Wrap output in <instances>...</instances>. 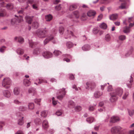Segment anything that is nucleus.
<instances>
[{"instance_id":"obj_10","label":"nucleus","mask_w":134,"mask_h":134,"mask_svg":"<svg viewBox=\"0 0 134 134\" xmlns=\"http://www.w3.org/2000/svg\"><path fill=\"white\" fill-rule=\"evenodd\" d=\"M134 25V23H130L129 25V27H125L124 28L123 31L125 33H127L130 32L129 28L133 26Z\"/></svg>"},{"instance_id":"obj_31","label":"nucleus","mask_w":134,"mask_h":134,"mask_svg":"<svg viewBox=\"0 0 134 134\" xmlns=\"http://www.w3.org/2000/svg\"><path fill=\"white\" fill-rule=\"evenodd\" d=\"M39 26V24L36 21H35L32 24V26L35 28H37Z\"/></svg>"},{"instance_id":"obj_3","label":"nucleus","mask_w":134,"mask_h":134,"mask_svg":"<svg viewBox=\"0 0 134 134\" xmlns=\"http://www.w3.org/2000/svg\"><path fill=\"white\" fill-rule=\"evenodd\" d=\"M47 31L45 30L39 29L37 30L36 34L40 38H44L47 35Z\"/></svg>"},{"instance_id":"obj_39","label":"nucleus","mask_w":134,"mask_h":134,"mask_svg":"<svg viewBox=\"0 0 134 134\" xmlns=\"http://www.w3.org/2000/svg\"><path fill=\"white\" fill-rule=\"evenodd\" d=\"M132 18H129L128 20L127 21H123V24H124L125 25H127V22H128L129 23H130V24L131 23V22H132Z\"/></svg>"},{"instance_id":"obj_60","label":"nucleus","mask_w":134,"mask_h":134,"mask_svg":"<svg viewBox=\"0 0 134 134\" xmlns=\"http://www.w3.org/2000/svg\"><path fill=\"white\" fill-rule=\"evenodd\" d=\"M113 89L112 86L111 85H109L108 88V91H112Z\"/></svg>"},{"instance_id":"obj_38","label":"nucleus","mask_w":134,"mask_h":134,"mask_svg":"<svg viewBox=\"0 0 134 134\" xmlns=\"http://www.w3.org/2000/svg\"><path fill=\"white\" fill-rule=\"evenodd\" d=\"M111 39L110 36L108 34L106 35L105 36V39L107 41H109Z\"/></svg>"},{"instance_id":"obj_50","label":"nucleus","mask_w":134,"mask_h":134,"mask_svg":"<svg viewBox=\"0 0 134 134\" xmlns=\"http://www.w3.org/2000/svg\"><path fill=\"white\" fill-rule=\"evenodd\" d=\"M54 54L55 56H58L59 55L60 53H61L59 51L55 50L54 52Z\"/></svg>"},{"instance_id":"obj_49","label":"nucleus","mask_w":134,"mask_h":134,"mask_svg":"<svg viewBox=\"0 0 134 134\" xmlns=\"http://www.w3.org/2000/svg\"><path fill=\"white\" fill-rule=\"evenodd\" d=\"M96 105H95L94 106H90L88 108L89 110L90 111H93L95 109V106Z\"/></svg>"},{"instance_id":"obj_23","label":"nucleus","mask_w":134,"mask_h":134,"mask_svg":"<svg viewBox=\"0 0 134 134\" xmlns=\"http://www.w3.org/2000/svg\"><path fill=\"white\" fill-rule=\"evenodd\" d=\"M127 8L126 5V4L125 3H122L121 5L119 7V9H126Z\"/></svg>"},{"instance_id":"obj_47","label":"nucleus","mask_w":134,"mask_h":134,"mask_svg":"<svg viewBox=\"0 0 134 134\" xmlns=\"http://www.w3.org/2000/svg\"><path fill=\"white\" fill-rule=\"evenodd\" d=\"M75 110L76 111H79L81 110V108L80 106H76L75 107Z\"/></svg>"},{"instance_id":"obj_16","label":"nucleus","mask_w":134,"mask_h":134,"mask_svg":"<svg viewBox=\"0 0 134 134\" xmlns=\"http://www.w3.org/2000/svg\"><path fill=\"white\" fill-rule=\"evenodd\" d=\"M42 126L45 129H47L48 127V122L47 120H45L43 121L42 123Z\"/></svg>"},{"instance_id":"obj_30","label":"nucleus","mask_w":134,"mask_h":134,"mask_svg":"<svg viewBox=\"0 0 134 134\" xmlns=\"http://www.w3.org/2000/svg\"><path fill=\"white\" fill-rule=\"evenodd\" d=\"M29 93H33V95H35L36 94L35 89L33 88H30L29 90Z\"/></svg>"},{"instance_id":"obj_33","label":"nucleus","mask_w":134,"mask_h":134,"mask_svg":"<svg viewBox=\"0 0 134 134\" xmlns=\"http://www.w3.org/2000/svg\"><path fill=\"white\" fill-rule=\"evenodd\" d=\"M75 105V103L71 100L68 103V105L70 107L72 108Z\"/></svg>"},{"instance_id":"obj_55","label":"nucleus","mask_w":134,"mask_h":134,"mask_svg":"<svg viewBox=\"0 0 134 134\" xmlns=\"http://www.w3.org/2000/svg\"><path fill=\"white\" fill-rule=\"evenodd\" d=\"M128 95V92H126L124 95L122 97V99H126Z\"/></svg>"},{"instance_id":"obj_46","label":"nucleus","mask_w":134,"mask_h":134,"mask_svg":"<svg viewBox=\"0 0 134 134\" xmlns=\"http://www.w3.org/2000/svg\"><path fill=\"white\" fill-rule=\"evenodd\" d=\"M133 51V49H131L126 53L125 54V56L127 57L128 56L132 54Z\"/></svg>"},{"instance_id":"obj_8","label":"nucleus","mask_w":134,"mask_h":134,"mask_svg":"<svg viewBox=\"0 0 134 134\" xmlns=\"http://www.w3.org/2000/svg\"><path fill=\"white\" fill-rule=\"evenodd\" d=\"M87 86L86 87V88L88 89L89 87L93 88L96 86L95 84L93 82H87L86 83Z\"/></svg>"},{"instance_id":"obj_12","label":"nucleus","mask_w":134,"mask_h":134,"mask_svg":"<svg viewBox=\"0 0 134 134\" xmlns=\"http://www.w3.org/2000/svg\"><path fill=\"white\" fill-rule=\"evenodd\" d=\"M53 38V37L51 36V35L48 36L47 38L44 41L43 43L45 45L47 44L49 41H51Z\"/></svg>"},{"instance_id":"obj_51","label":"nucleus","mask_w":134,"mask_h":134,"mask_svg":"<svg viewBox=\"0 0 134 134\" xmlns=\"http://www.w3.org/2000/svg\"><path fill=\"white\" fill-rule=\"evenodd\" d=\"M41 101V99H36L34 100V102L36 103L37 104H38L39 105H40V102Z\"/></svg>"},{"instance_id":"obj_5","label":"nucleus","mask_w":134,"mask_h":134,"mask_svg":"<svg viewBox=\"0 0 134 134\" xmlns=\"http://www.w3.org/2000/svg\"><path fill=\"white\" fill-rule=\"evenodd\" d=\"M121 128L119 126H115L112 127L111 129V132L113 134H122L120 133Z\"/></svg>"},{"instance_id":"obj_14","label":"nucleus","mask_w":134,"mask_h":134,"mask_svg":"<svg viewBox=\"0 0 134 134\" xmlns=\"http://www.w3.org/2000/svg\"><path fill=\"white\" fill-rule=\"evenodd\" d=\"M33 16H25V18L26 22L29 24H31Z\"/></svg>"},{"instance_id":"obj_29","label":"nucleus","mask_w":134,"mask_h":134,"mask_svg":"<svg viewBox=\"0 0 134 134\" xmlns=\"http://www.w3.org/2000/svg\"><path fill=\"white\" fill-rule=\"evenodd\" d=\"M66 45L67 48H70L73 46V44L71 42H68L66 43Z\"/></svg>"},{"instance_id":"obj_26","label":"nucleus","mask_w":134,"mask_h":134,"mask_svg":"<svg viewBox=\"0 0 134 134\" xmlns=\"http://www.w3.org/2000/svg\"><path fill=\"white\" fill-rule=\"evenodd\" d=\"M41 51L40 49L39 48H36L34 51L33 53L34 54H39Z\"/></svg>"},{"instance_id":"obj_35","label":"nucleus","mask_w":134,"mask_h":134,"mask_svg":"<svg viewBox=\"0 0 134 134\" xmlns=\"http://www.w3.org/2000/svg\"><path fill=\"white\" fill-rule=\"evenodd\" d=\"M94 120V118L93 117H89L86 119V121L90 123H91L93 122Z\"/></svg>"},{"instance_id":"obj_44","label":"nucleus","mask_w":134,"mask_h":134,"mask_svg":"<svg viewBox=\"0 0 134 134\" xmlns=\"http://www.w3.org/2000/svg\"><path fill=\"white\" fill-rule=\"evenodd\" d=\"M100 27L103 29H106L107 26V25L104 23H103L100 26Z\"/></svg>"},{"instance_id":"obj_56","label":"nucleus","mask_w":134,"mask_h":134,"mask_svg":"<svg viewBox=\"0 0 134 134\" xmlns=\"http://www.w3.org/2000/svg\"><path fill=\"white\" fill-rule=\"evenodd\" d=\"M74 15L77 18H78L79 17V15L78 12L77 11H76L74 13Z\"/></svg>"},{"instance_id":"obj_6","label":"nucleus","mask_w":134,"mask_h":134,"mask_svg":"<svg viewBox=\"0 0 134 134\" xmlns=\"http://www.w3.org/2000/svg\"><path fill=\"white\" fill-rule=\"evenodd\" d=\"M17 19L16 18H14L12 19L11 21V23L12 24H14L17 23H19L20 22L23 21V18L21 17H20L19 18H17Z\"/></svg>"},{"instance_id":"obj_17","label":"nucleus","mask_w":134,"mask_h":134,"mask_svg":"<svg viewBox=\"0 0 134 134\" xmlns=\"http://www.w3.org/2000/svg\"><path fill=\"white\" fill-rule=\"evenodd\" d=\"M6 14L5 10L2 8L0 9V16H4L6 15Z\"/></svg>"},{"instance_id":"obj_28","label":"nucleus","mask_w":134,"mask_h":134,"mask_svg":"<svg viewBox=\"0 0 134 134\" xmlns=\"http://www.w3.org/2000/svg\"><path fill=\"white\" fill-rule=\"evenodd\" d=\"M43 82H47L46 81L43 79H39L38 81V83L36 82H35L34 83L36 85H37L38 84H41V83Z\"/></svg>"},{"instance_id":"obj_24","label":"nucleus","mask_w":134,"mask_h":134,"mask_svg":"<svg viewBox=\"0 0 134 134\" xmlns=\"http://www.w3.org/2000/svg\"><path fill=\"white\" fill-rule=\"evenodd\" d=\"M82 49L84 51H88L90 49V47L88 44L85 45L82 47Z\"/></svg>"},{"instance_id":"obj_59","label":"nucleus","mask_w":134,"mask_h":134,"mask_svg":"<svg viewBox=\"0 0 134 134\" xmlns=\"http://www.w3.org/2000/svg\"><path fill=\"white\" fill-rule=\"evenodd\" d=\"M9 9H12L13 8V4L12 3H9Z\"/></svg>"},{"instance_id":"obj_54","label":"nucleus","mask_w":134,"mask_h":134,"mask_svg":"<svg viewBox=\"0 0 134 134\" xmlns=\"http://www.w3.org/2000/svg\"><path fill=\"white\" fill-rule=\"evenodd\" d=\"M128 112L129 115L131 116L134 115V109L132 110H129Z\"/></svg>"},{"instance_id":"obj_18","label":"nucleus","mask_w":134,"mask_h":134,"mask_svg":"<svg viewBox=\"0 0 134 134\" xmlns=\"http://www.w3.org/2000/svg\"><path fill=\"white\" fill-rule=\"evenodd\" d=\"M20 90L19 88L15 87L14 90L13 92L14 94L16 95H18L20 93Z\"/></svg>"},{"instance_id":"obj_9","label":"nucleus","mask_w":134,"mask_h":134,"mask_svg":"<svg viewBox=\"0 0 134 134\" xmlns=\"http://www.w3.org/2000/svg\"><path fill=\"white\" fill-rule=\"evenodd\" d=\"M0 0V1H3L2 2L0 3V5L2 7H6L8 8V4L7 0Z\"/></svg>"},{"instance_id":"obj_27","label":"nucleus","mask_w":134,"mask_h":134,"mask_svg":"<svg viewBox=\"0 0 134 134\" xmlns=\"http://www.w3.org/2000/svg\"><path fill=\"white\" fill-rule=\"evenodd\" d=\"M24 84L26 86H29L30 84V82L27 79H25L24 81Z\"/></svg>"},{"instance_id":"obj_63","label":"nucleus","mask_w":134,"mask_h":134,"mask_svg":"<svg viewBox=\"0 0 134 134\" xmlns=\"http://www.w3.org/2000/svg\"><path fill=\"white\" fill-rule=\"evenodd\" d=\"M16 134H24L23 132L21 130L18 131L16 133Z\"/></svg>"},{"instance_id":"obj_22","label":"nucleus","mask_w":134,"mask_h":134,"mask_svg":"<svg viewBox=\"0 0 134 134\" xmlns=\"http://www.w3.org/2000/svg\"><path fill=\"white\" fill-rule=\"evenodd\" d=\"M102 94V93L98 91H96L94 94V96L96 98H98Z\"/></svg>"},{"instance_id":"obj_61","label":"nucleus","mask_w":134,"mask_h":134,"mask_svg":"<svg viewBox=\"0 0 134 134\" xmlns=\"http://www.w3.org/2000/svg\"><path fill=\"white\" fill-rule=\"evenodd\" d=\"M54 98L53 97V98H52V103L53 105H55L57 104V101H55L54 100Z\"/></svg>"},{"instance_id":"obj_4","label":"nucleus","mask_w":134,"mask_h":134,"mask_svg":"<svg viewBox=\"0 0 134 134\" xmlns=\"http://www.w3.org/2000/svg\"><path fill=\"white\" fill-rule=\"evenodd\" d=\"M16 114L17 116L19 117V119L18 122V124L20 125H22L24 124L23 115L21 113L19 112H17Z\"/></svg>"},{"instance_id":"obj_7","label":"nucleus","mask_w":134,"mask_h":134,"mask_svg":"<svg viewBox=\"0 0 134 134\" xmlns=\"http://www.w3.org/2000/svg\"><path fill=\"white\" fill-rule=\"evenodd\" d=\"M43 55L44 58H48L51 57L53 56V54L49 51H46L43 53Z\"/></svg>"},{"instance_id":"obj_42","label":"nucleus","mask_w":134,"mask_h":134,"mask_svg":"<svg viewBox=\"0 0 134 134\" xmlns=\"http://www.w3.org/2000/svg\"><path fill=\"white\" fill-rule=\"evenodd\" d=\"M47 112L46 111H44L41 112V116L43 117H45L46 116Z\"/></svg>"},{"instance_id":"obj_11","label":"nucleus","mask_w":134,"mask_h":134,"mask_svg":"<svg viewBox=\"0 0 134 134\" xmlns=\"http://www.w3.org/2000/svg\"><path fill=\"white\" fill-rule=\"evenodd\" d=\"M120 119L118 117L113 116L111 118L110 121L113 123L118 121Z\"/></svg>"},{"instance_id":"obj_52","label":"nucleus","mask_w":134,"mask_h":134,"mask_svg":"<svg viewBox=\"0 0 134 134\" xmlns=\"http://www.w3.org/2000/svg\"><path fill=\"white\" fill-rule=\"evenodd\" d=\"M51 36L53 37V38L52 39L51 41H52V42L54 44L56 43L57 42V40L56 39H55L54 36L52 35H51Z\"/></svg>"},{"instance_id":"obj_32","label":"nucleus","mask_w":134,"mask_h":134,"mask_svg":"<svg viewBox=\"0 0 134 134\" xmlns=\"http://www.w3.org/2000/svg\"><path fill=\"white\" fill-rule=\"evenodd\" d=\"M52 16L50 14L46 16V19L47 21H49L52 19Z\"/></svg>"},{"instance_id":"obj_43","label":"nucleus","mask_w":134,"mask_h":134,"mask_svg":"<svg viewBox=\"0 0 134 134\" xmlns=\"http://www.w3.org/2000/svg\"><path fill=\"white\" fill-rule=\"evenodd\" d=\"M64 31V29L63 27L61 26L59 28V33L62 34H63Z\"/></svg>"},{"instance_id":"obj_13","label":"nucleus","mask_w":134,"mask_h":134,"mask_svg":"<svg viewBox=\"0 0 134 134\" xmlns=\"http://www.w3.org/2000/svg\"><path fill=\"white\" fill-rule=\"evenodd\" d=\"M72 36H74L73 33L71 31H68L67 34L66 35L65 38L66 39L70 38Z\"/></svg>"},{"instance_id":"obj_19","label":"nucleus","mask_w":134,"mask_h":134,"mask_svg":"<svg viewBox=\"0 0 134 134\" xmlns=\"http://www.w3.org/2000/svg\"><path fill=\"white\" fill-rule=\"evenodd\" d=\"M96 14V12L93 10H90L87 13V15L89 16H94Z\"/></svg>"},{"instance_id":"obj_20","label":"nucleus","mask_w":134,"mask_h":134,"mask_svg":"<svg viewBox=\"0 0 134 134\" xmlns=\"http://www.w3.org/2000/svg\"><path fill=\"white\" fill-rule=\"evenodd\" d=\"M15 40L17 41L20 43H22L24 41V39L21 37H15Z\"/></svg>"},{"instance_id":"obj_36","label":"nucleus","mask_w":134,"mask_h":134,"mask_svg":"<svg viewBox=\"0 0 134 134\" xmlns=\"http://www.w3.org/2000/svg\"><path fill=\"white\" fill-rule=\"evenodd\" d=\"M19 110L20 111H24L27 109V108L24 106H20L19 108Z\"/></svg>"},{"instance_id":"obj_21","label":"nucleus","mask_w":134,"mask_h":134,"mask_svg":"<svg viewBox=\"0 0 134 134\" xmlns=\"http://www.w3.org/2000/svg\"><path fill=\"white\" fill-rule=\"evenodd\" d=\"M133 81V79L131 76L130 80L128 81L127 83V85L129 88H130L131 87Z\"/></svg>"},{"instance_id":"obj_25","label":"nucleus","mask_w":134,"mask_h":134,"mask_svg":"<svg viewBox=\"0 0 134 134\" xmlns=\"http://www.w3.org/2000/svg\"><path fill=\"white\" fill-rule=\"evenodd\" d=\"M118 16V15L117 14H113L110 16V18L111 20H114L117 18Z\"/></svg>"},{"instance_id":"obj_62","label":"nucleus","mask_w":134,"mask_h":134,"mask_svg":"<svg viewBox=\"0 0 134 134\" xmlns=\"http://www.w3.org/2000/svg\"><path fill=\"white\" fill-rule=\"evenodd\" d=\"M69 78L70 80H73L74 79V76L72 74L69 75Z\"/></svg>"},{"instance_id":"obj_64","label":"nucleus","mask_w":134,"mask_h":134,"mask_svg":"<svg viewBox=\"0 0 134 134\" xmlns=\"http://www.w3.org/2000/svg\"><path fill=\"white\" fill-rule=\"evenodd\" d=\"M129 134H134V129L130 131L129 132Z\"/></svg>"},{"instance_id":"obj_58","label":"nucleus","mask_w":134,"mask_h":134,"mask_svg":"<svg viewBox=\"0 0 134 134\" xmlns=\"http://www.w3.org/2000/svg\"><path fill=\"white\" fill-rule=\"evenodd\" d=\"M61 7L60 6V5H59L58 6H56L55 7V9L56 10H59L61 9Z\"/></svg>"},{"instance_id":"obj_53","label":"nucleus","mask_w":134,"mask_h":134,"mask_svg":"<svg viewBox=\"0 0 134 134\" xmlns=\"http://www.w3.org/2000/svg\"><path fill=\"white\" fill-rule=\"evenodd\" d=\"M5 123L4 122L0 121V130L2 129L3 127L5 125Z\"/></svg>"},{"instance_id":"obj_34","label":"nucleus","mask_w":134,"mask_h":134,"mask_svg":"<svg viewBox=\"0 0 134 134\" xmlns=\"http://www.w3.org/2000/svg\"><path fill=\"white\" fill-rule=\"evenodd\" d=\"M28 108L30 109H33L34 108V104L33 103H29L28 104Z\"/></svg>"},{"instance_id":"obj_40","label":"nucleus","mask_w":134,"mask_h":134,"mask_svg":"<svg viewBox=\"0 0 134 134\" xmlns=\"http://www.w3.org/2000/svg\"><path fill=\"white\" fill-rule=\"evenodd\" d=\"M17 52L18 54L20 55H22L24 53V51L21 49L18 48L17 50Z\"/></svg>"},{"instance_id":"obj_15","label":"nucleus","mask_w":134,"mask_h":134,"mask_svg":"<svg viewBox=\"0 0 134 134\" xmlns=\"http://www.w3.org/2000/svg\"><path fill=\"white\" fill-rule=\"evenodd\" d=\"M34 122L36 125L38 126L41 124L42 121L40 119L37 118L35 119Z\"/></svg>"},{"instance_id":"obj_57","label":"nucleus","mask_w":134,"mask_h":134,"mask_svg":"<svg viewBox=\"0 0 134 134\" xmlns=\"http://www.w3.org/2000/svg\"><path fill=\"white\" fill-rule=\"evenodd\" d=\"M6 47L5 46H2L0 49V52H3L4 51Z\"/></svg>"},{"instance_id":"obj_2","label":"nucleus","mask_w":134,"mask_h":134,"mask_svg":"<svg viewBox=\"0 0 134 134\" xmlns=\"http://www.w3.org/2000/svg\"><path fill=\"white\" fill-rule=\"evenodd\" d=\"M8 79L7 77L4 78L2 82V85L3 87L6 90H4L3 91V95L6 97H8Z\"/></svg>"},{"instance_id":"obj_37","label":"nucleus","mask_w":134,"mask_h":134,"mask_svg":"<svg viewBox=\"0 0 134 134\" xmlns=\"http://www.w3.org/2000/svg\"><path fill=\"white\" fill-rule=\"evenodd\" d=\"M29 44L30 47L33 48L36 44V43L33 42L32 41H29Z\"/></svg>"},{"instance_id":"obj_1","label":"nucleus","mask_w":134,"mask_h":134,"mask_svg":"<svg viewBox=\"0 0 134 134\" xmlns=\"http://www.w3.org/2000/svg\"><path fill=\"white\" fill-rule=\"evenodd\" d=\"M123 92L122 89L118 88H116L114 92L110 93L111 97L110 99L111 102H113L115 101L117 99V96H121L122 95Z\"/></svg>"},{"instance_id":"obj_48","label":"nucleus","mask_w":134,"mask_h":134,"mask_svg":"<svg viewBox=\"0 0 134 134\" xmlns=\"http://www.w3.org/2000/svg\"><path fill=\"white\" fill-rule=\"evenodd\" d=\"M76 8V6L75 5H72L70 6V10H72L75 9Z\"/></svg>"},{"instance_id":"obj_45","label":"nucleus","mask_w":134,"mask_h":134,"mask_svg":"<svg viewBox=\"0 0 134 134\" xmlns=\"http://www.w3.org/2000/svg\"><path fill=\"white\" fill-rule=\"evenodd\" d=\"M14 103L15 104L20 105L21 104V102L17 99L14 100Z\"/></svg>"},{"instance_id":"obj_41","label":"nucleus","mask_w":134,"mask_h":134,"mask_svg":"<svg viewBox=\"0 0 134 134\" xmlns=\"http://www.w3.org/2000/svg\"><path fill=\"white\" fill-rule=\"evenodd\" d=\"M119 39L121 41H123L126 39V36L124 35H121L119 36Z\"/></svg>"}]
</instances>
